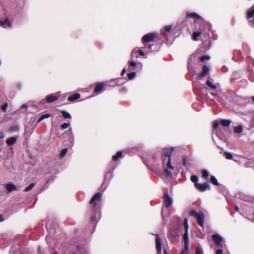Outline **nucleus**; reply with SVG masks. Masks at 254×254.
<instances>
[{"mask_svg": "<svg viewBox=\"0 0 254 254\" xmlns=\"http://www.w3.org/2000/svg\"><path fill=\"white\" fill-rule=\"evenodd\" d=\"M174 151L173 147L164 148L162 149V159L163 162V168L167 177L172 176L171 171L174 167L171 165V155Z\"/></svg>", "mask_w": 254, "mask_h": 254, "instance_id": "1", "label": "nucleus"}, {"mask_svg": "<svg viewBox=\"0 0 254 254\" xmlns=\"http://www.w3.org/2000/svg\"><path fill=\"white\" fill-rule=\"evenodd\" d=\"M160 39L159 35L157 33H149L144 35L141 39V43L145 45L148 44L149 42L158 41Z\"/></svg>", "mask_w": 254, "mask_h": 254, "instance_id": "2", "label": "nucleus"}, {"mask_svg": "<svg viewBox=\"0 0 254 254\" xmlns=\"http://www.w3.org/2000/svg\"><path fill=\"white\" fill-rule=\"evenodd\" d=\"M190 215L193 216L196 219L197 223L201 227H202L203 226L204 215L202 212H197L196 211L192 210L190 212Z\"/></svg>", "mask_w": 254, "mask_h": 254, "instance_id": "3", "label": "nucleus"}, {"mask_svg": "<svg viewBox=\"0 0 254 254\" xmlns=\"http://www.w3.org/2000/svg\"><path fill=\"white\" fill-rule=\"evenodd\" d=\"M102 194L100 192L95 193L91 199L89 204L92 206L96 208L101 201Z\"/></svg>", "mask_w": 254, "mask_h": 254, "instance_id": "4", "label": "nucleus"}, {"mask_svg": "<svg viewBox=\"0 0 254 254\" xmlns=\"http://www.w3.org/2000/svg\"><path fill=\"white\" fill-rule=\"evenodd\" d=\"M160 45L158 44H148L145 45L144 46V49L146 51V52H152L157 51Z\"/></svg>", "mask_w": 254, "mask_h": 254, "instance_id": "5", "label": "nucleus"}, {"mask_svg": "<svg viewBox=\"0 0 254 254\" xmlns=\"http://www.w3.org/2000/svg\"><path fill=\"white\" fill-rule=\"evenodd\" d=\"M195 188L197 190L201 192L210 189V185L208 183H204L203 184L199 183L196 185Z\"/></svg>", "mask_w": 254, "mask_h": 254, "instance_id": "6", "label": "nucleus"}, {"mask_svg": "<svg viewBox=\"0 0 254 254\" xmlns=\"http://www.w3.org/2000/svg\"><path fill=\"white\" fill-rule=\"evenodd\" d=\"M212 238L216 246L221 248L223 247V245L222 244L223 239L221 237L217 234H214L212 236Z\"/></svg>", "mask_w": 254, "mask_h": 254, "instance_id": "7", "label": "nucleus"}, {"mask_svg": "<svg viewBox=\"0 0 254 254\" xmlns=\"http://www.w3.org/2000/svg\"><path fill=\"white\" fill-rule=\"evenodd\" d=\"M204 29V26L203 25L200 26L197 29L196 31L193 32L192 39L194 41H197L198 40V37L202 34Z\"/></svg>", "mask_w": 254, "mask_h": 254, "instance_id": "8", "label": "nucleus"}, {"mask_svg": "<svg viewBox=\"0 0 254 254\" xmlns=\"http://www.w3.org/2000/svg\"><path fill=\"white\" fill-rule=\"evenodd\" d=\"M163 202L167 208H168L172 204V200L168 193L164 194Z\"/></svg>", "mask_w": 254, "mask_h": 254, "instance_id": "9", "label": "nucleus"}, {"mask_svg": "<svg viewBox=\"0 0 254 254\" xmlns=\"http://www.w3.org/2000/svg\"><path fill=\"white\" fill-rule=\"evenodd\" d=\"M155 236L156 248L158 254H161L162 250L161 240L158 234H156Z\"/></svg>", "mask_w": 254, "mask_h": 254, "instance_id": "10", "label": "nucleus"}, {"mask_svg": "<svg viewBox=\"0 0 254 254\" xmlns=\"http://www.w3.org/2000/svg\"><path fill=\"white\" fill-rule=\"evenodd\" d=\"M106 84L104 82H99L97 83L96 87L94 89V93H99L102 91L106 86Z\"/></svg>", "mask_w": 254, "mask_h": 254, "instance_id": "11", "label": "nucleus"}, {"mask_svg": "<svg viewBox=\"0 0 254 254\" xmlns=\"http://www.w3.org/2000/svg\"><path fill=\"white\" fill-rule=\"evenodd\" d=\"M137 54H138L139 55H140L141 56H143L144 55V53L142 50H141L138 48H134L133 50V51H132L131 54V57L137 58Z\"/></svg>", "mask_w": 254, "mask_h": 254, "instance_id": "12", "label": "nucleus"}, {"mask_svg": "<svg viewBox=\"0 0 254 254\" xmlns=\"http://www.w3.org/2000/svg\"><path fill=\"white\" fill-rule=\"evenodd\" d=\"M209 68L206 65H204L202 67V71L199 75V78L204 77L209 72Z\"/></svg>", "mask_w": 254, "mask_h": 254, "instance_id": "13", "label": "nucleus"}, {"mask_svg": "<svg viewBox=\"0 0 254 254\" xmlns=\"http://www.w3.org/2000/svg\"><path fill=\"white\" fill-rule=\"evenodd\" d=\"M206 89H209L212 91L215 90L217 86L216 85L213 84L210 80H207L206 81V86L204 87Z\"/></svg>", "mask_w": 254, "mask_h": 254, "instance_id": "14", "label": "nucleus"}, {"mask_svg": "<svg viewBox=\"0 0 254 254\" xmlns=\"http://www.w3.org/2000/svg\"><path fill=\"white\" fill-rule=\"evenodd\" d=\"M46 98L48 103H53L58 99V96L52 94L47 96Z\"/></svg>", "mask_w": 254, "mask_h": 254, "instance_id": "15", "label": "nucleus"}, {"mask_svg": "<svg viewBox=\"0 0 254 254\" xmlns=\"http://www.w3.org/2000/svg\"><path fill=\"white\" fill-rule=\"evenodd\" d=\"M80 97V95L79 93H74L73 94L69 95L68 98L67 100L69 102H74L76 101V100L79 99Z\"/></svg>", "mask_w": 254, "mask_h": 254, "instance_id": "16", "label": "nucleus"}, {"mask_svg": "<svg viewBox=\"0 0 254 254\" xmlns=\"http://www.w3.org/2000/svg\"><path fill=\"white\" fill-rule=\"evenodd\" d=\"M0 26L4 28L6 27H10L11 26V23L9 22L8 18H6L3 21L0 20Z\"/></svg>", "mask_w": 254, "mask_h": 254, "instance_id": "17", "label": "nucleus"}, {"mask_svg": "<svg viewBox=\"0 0 254 254\" xmlns=\"http://www.w3.org/2000/svg\"><path fill=\"white\" fill-rule=\"evenodd\" d=\"M5 188L8 192H11L16 190V186L12 183H9L6 184Z\"/></svg>", "mask_w": 254, "mask_h": 254, "instance_id": "18", "label": "nucleus"}, {"mask_svg": "<svg viewBox=\"0 0 254 254\" xmlns=\"http://www.w3.org/2000/svg\"><path fill=\"white\" fill-rule=\"evenodd\" d=\"M187 18H191L193 19H202L201 17L197 13L195 12H191L187 14Z\"/></svg>", "mask_w": 254, "mask_h": 254, "instance_id": "19", "label": "nucleus"}, {"mask_svg": "<svg viewBox=\"0 0 254 254\" xmlns=\"http://www.w3.org/2000/svg\"><path fill=\"white\" fill-rule=\"evenodd\" d=\"M254 15V5L249 8L247 12V18L250 19Z\"/></svg>", "mask_w": 254, "mask_h": 254, "instance_id": "20", "label": "nucleus"}, {"mask_svg": "<svg viewBox=\"0 0 254 254\" xmlns=\"http://www.w3.org/2000/svg\"><path fill=\"white\" fill-rule=\"evenodd\" d=\"M16 138L15 137H11L8 138L6 140V143L8 145H12L15 143Z\"/></svg>", "mask_w": 254, "mask_h": 254, "instance_id": "21", "label": "nucleus"}, {"mask_svg": "<svg viewBox=\"0 0 254 254\" xmlns=\"http://www.w3.org/2000/svg\"><path fill=\"white\" fill-rule=\"evenodd\" d=\"M231 123V121L229 120H221L220 121V124L224 127H228Z\"/></svg>", "mask_w": 254, "mask_h": 254, "instance_id": "22", "label": "nucleus"}, {"mask_svg": "<svg viewBox=\"0 0 254 254\" xmlns=\"http://www.w3.org/2000/svg\"><path fill=\"white\" fill-rule=\"evenodd\" d=\"M172 28V25H167L164 27V28L161 30V33L162 35H165L166 32H169Z\"/></svg>", "mask_w": 254, "mask_h": 254, "instance_id": "23", "label": "nucleus"}, {"mask_svg": "<svg viewBox=\"0 0 254 254\" xmlns=\"http://www.w3.org/2000/svg\"><path fill=\"white\" fill-rule=\"evenodd\" d=\"M123 157V152L122 151H119L117 152V153L113 155L112 157V159L114 161H117L119 158Z\"/></svg>", "mask_w": 254, "mask_h": 254, "instance_id": "24", "label": "nucleus"}, {"mask_svg": "<svg viewBox=\"0 0 254 254\" xmlns=\"http://www.w3.org/2000/svg\"><path fill=\"white\" fill-rule=\"evenodd\" d=\"M183 164L185 167L190 166V161L191 160L190 158L187 157L186 156L183 157Z\"/></svg>", "mask_w": 254, "mask_h": 254, "instance_id": "25", "label": "nucleus"}, {"mask_svg": "<svg viewBox=\"0 0 254 254\" xmlns=\"http://www.w3.org/2000/svg\"><path fill=\"white\" fill-rule=\"evenodd\" d=\"M183 239H184L185 247L187 249V245L189 244L188 234V231H187V230H185V233H184V234L183 235Z\"/></svg>", "mask_w": 254, "mask_h": 254, "instance_id": "26", "label": "nucleus"}, {"mask_svg": "<svg viewBox=\"0 0 254 254\" xmlns=\"http://www.w3.org/2000/svg\"><path fill=\"white\" fill-rule=\"evenodd\" d=\"M210 182L212 184L215 186H219V184L216 178L214 176H211L210 178Z\"/></svg>", "mask_w": 254, "mask_h": 254, "instance_id": "27", "label": "nucleus"}, {"mask_svg": "<svg viewBox=\"0 0 254 254\" xmlns=\"http://www.w3.org/2000/svg\"><path fill=\"white\" fill-rule=\"evenodd\" d=\"M61 113L64 119H71V116L70 114L65 111H62Z\"/></svg>", "mask_w": 254, "mask_h": 254, "instance_id": "28", "label": "nucleus"}, {"mask_svg": "<svg viewBox=\"0 0 254 254\" xmlns=\"http://www.w3.org/2000/svg\"><path fill=\"white\" fill-rule=\"evenodd\" d=\"M190 180L194 183L195 187H196V184H199L198 183V177H197V176H196L195 175L191 176V178H190Z\"/></svg>", "mask_w": 254, "mask_h": 254, "instance_id": "29", "label": "nucleus"}, {"mask_svg": "<svg viewBox=\"0 0 254 254\" xmlns=\"http://www.w3.org/2000/svg\"><path fill=\"white\" fill-rule=\"evenodd\" d=\"M50 116H51V115L49 114H46L42 115L39 118L38 120L37 121V123L40 122L41 121H42V120H44L45 119L48 118L49 117H50Z\"/></svg>", "mask_w": 254, "mask_h": 254, "instance_id": "30", "label": "nucleus"}, {"mask_svg": "<svg viewBox=\"0 0 254 254\" xmlns=\"http://www.w3.org/2000/svg\"><path fill=\"white\" fill-rule=\"evenodd\" d=\"M234 131L235 133H241L243 131V127L241 126L235 127Z\"/></svg>", "mask_w": 254, "mask_h": 254, "instance_id": "31", "label": "nucleus"}, {"mask_svg": "<svg viewBox=\"0 0 254 254\" xmlns=\"http://www.w3.org/2000/svg\"><path fill=\"white\" fill-rule=\"evenodd\" d=\"M18 130V127L17 126H13L11 127L8 129V131L10 132H14L17 131Z\"/></svg>", "mask_w": 254, "mask_h": 254, "instance_id": "32", "label": "nucleus"}, {"mask_svg": "<svg viewBox=\"0 0 254 254\" xmlns=\"http://www.w3.org/2000/svg\"><path fill=\"white\" fill-rule=\"evenodd\" d=\"M35 186V183H31L27 187L24 189L25 191H29L31 190Z\"/></svg>", "mask_w": 254, "mask_h": 254, "instance_id": "33", "label": "nucleus"}, {"mask_svg": "<svg viewBox=\"0 0 254 254\" xmlns=\"http://www.w3.org/2000/svg\"><path fill=\"white\" fill-rule=\"evenodd\" d=\"M136 76V73L135 72H131L127 74V77L129 80L133 79Z\"/></svg>", "mask_w": 254, "mask_h": 254, "instance_id": "34", "label": "nucleus"}, {"mask_svg": "<svg viewBox=\"0 0 254 254\" xmlns=\"http://www.w3.org/2000/svg\"><path fill=\"white\" fill-rule=\"evenodd\" d=\"M209 177V173L206 170H203L202 172V177L206 179Z\"/></svg>", "mask_w": 254, "mask_h": 254, "instance_id": "35", "label": "nucleus"}, {"mask_svg": "<svg viewBox=\"0 0 254 254\" xmlns=\"http://www.w3.org/2000/svg\"><path fill=\"white\" fill-rule=\"evenodd\" d=\"M8 107V104L7 103H3L0 107V109L1 111L3 112H5L7 110V108Z\"/></svg>", "mask_w": 254, "mask_h": 254, "instance_id": "36", "label": "nucleus"}, {"mask_svg": "<svg viewBox=\"0 0 254 254\" xmlns=\"http://www.w3.org/2000/svg\"><path fill=\"white\" fill-rule=\"evenodd\" d=\"M67 151V148H65L61 150V153H60V157L61 158H63L65 155V154H66Z\"/></svg>", "mask_w": 254, "mask_h": 254, "instance_id": "37", "label": "nucleus"}, {"mask_svg": "<svg viewBox=\"0 0 254 254\" xmlns=\"http://www.w3.org/2000/svg\"><path fill=\"white\" fill-rule=\"evenodd\" d=\"M199 61L200 62H204L205 60H208L210 59V57L208 56H201L199 58Z\"/></svg>", "mask_w": 254, "mask_h": 254, "instance_id": "38", "label": "nucleus"}, {"mask_svg": "<svg viewBox=\"0 0 254 254\" xmlns=\"http://www.w3.org/2000/svg\"><path fill=\"white\" fill-rule=\"evenodd\" d=\"M69 124L64 123L61 125L60 127H61V129H64L68 128L69 127Z\"/></svg>", "mask_w": 254, "mask_h": 254, "instance_id": "39", "label": "nucleus"}, {"mask_svg": "<svg viewBox=\"0 0 254 254\" xmlns=\"http://www.w3.org/2000/svg\"><path fill=\"white\" fill-rule=\"evenodd\" d=\"M184 223L185 225V230L188 231L189 225L188 223V219L185 218L184 221Z\"/></svg>", "mask_w": 254, "mask_h": 254, "instance_id": "40", "label": "nucleus"}, {"mask_svg": "<svg viewBox=\"0 0 254 254\" xmlns=\"http://www.w3.org/2000/svg\"><path fill=\"white\" fill-rule=\"evenodd\" d=\"M176 236V232H173L170 233V238L172 241H173V239H175Z\"/></svg>", "mask_w": 254, "mask_h": 254, "instance_id": "41", "label": "nucleus"}, {"mask_svg": "<svg viewBox=\"0 0 254 254\" xmlns=\"http://www.w3.org/2000/svg\"><path fill=\"white\" fill-rule=\"evenodd\" d=\"M226 155V158L228 159H233V155L232 154L230 153H225Z\"/></svg>", "mask_w": 254, "mask_h": 254, "instance_id": "42", "label": "nucleus"}, {"mask_svg": "<svg viewBox=\"0 0 254 254\" xmlns=\"http://www.w3.org/2000/svg\"><path fill=\"white\" fill-rule=\"evenodd\" d=\"M195 254H202L201 250L199 248H197L195 250Z\"/></svg>", "mask_w": 254, "mask_h": 254, "instance_id": "43", "label": "nucleus"}, {"mask_svg": "<svg viewBox=\"0 0 254 254\" xmlns=\"http://www.w3.org/2000/svg\"><path fill=\"white\" fill-rule=\"evenodd\" d=\"M219 127V123H215L213 125V128L215 130H217L218 128Z\"/></svg>", "mask_w": 254, "mask_h": 254, "instance_id": "44", "label": "nucleus"}, {"mask_svg": "<svg viewBox=\"0 0 254 254\" xmlns=\"http://www.w3.org/2000/svg\"><path fill=\"white\" fill-rule=\"evenodd\" d=\"M129 66H132V67H134L136 66V64L135 62H133V61H131L129 63Z\"/></svg>", "mask_w": 254, "mask_h": 254, "instance_id": "45", "label": "nucleus"}, {"mask_svg": "<svg viewBox=\"0 0 254 254\" xmlns=\"http://www.w3.org/2000/svg\"><path fill=\"white\" fill-rule=\"evenodd\" d=\"M189 250V244L187 245V248L186 249L185 245H184V249L182 251H184V254H187Z\"/></svg>", "mask_w": 254, "mask_h": 254, "instance_id": "46", "label": "nucleus"}, {"mask_svg": "<svg viewBox=\"0 0 254 254\" xmlns=\"http://www.w3.org/2000/svg\"><path fill=\"white\" fill-rule=\"evenodd\" d=\"M223 250L222 249H217L216 251L215 254H222Z\"/></svg>", "mask_w": 254, "mask_h": 254, "instance_id": "47", "label": "nucleus"}, {"mask_svg": "<svg viewBox=\"0 0 254 254\" xmlns=\"http://www.w3.org/2000/svg\"><path fill=\"white\" fill-rule=\"evenodd\" d=\"M126 71V69H125V68H124V69L122 70V72H121V76H123V75L125 74Z\"/></svg>", "mask_w": 254, "mask_h": 254, "instance_id": "48", "label": "nucleus"}, {"mask_svg": "<svg viewBox=\"0 0 254 254\" xmlns=\"http://www.w3.org/2000/svg\"><path fill=\"white\" fill-rule=\"evenodd\" d=\"M210 94L214 96H216L217 95V93L215 92H211Z\"/></svg>", "mask_w": 254, "mask_h": 254, "instance_id": "49", "label": "nucleus"}, {"mask_svg": "<svg viewBox=\"0 0 254 254\" xmlns=\"http://www.w3.org/2000/svg\"><path fill=\"white\" fill-rule=\"evenodd\" d=\"M4 137V134L2 132H0V138H2Z\"/></svg>", "mask_w": 254, "mask_h": 254, "instance_id": "50", "label": "nucleus"}, {"mask_svg": "<svg viewBox=\"0 0 254 254\" xmlns=\"http://www.w3.org/2000/svg\"><path fill=\"white\" fill-rule=\"evenodd\" d=\"M4 220L3 218V216L1 215H0V222H2Z\"/></svg>", "mask_w": 254, "mask_h": 254, "instance_id": "51", "label": "nucleus"}, {"mask_svg": "<svg viewBox=\"0 0 254 254\" xmlns=\"http://www.w3.org/2000/svg\"><path fill=\"white\" fill-rule=\"evenodd\" d=\"M234 209H235V210L236 211H237V212H238V211H239V207H238V206H236L235 207V208H234Z\"/></svg>", "mask_w": 254, "mask_h": 254, "instance_id": "52", "label": "nucleus"}, {"mask_svg": "<svg viewBox=\"0 0 254 254\" xmlns=\"http://www.w3.org/2000/svg\"><path fill=\"white\" fill-rule=\"evenodd\" d=\"M251 99H252V101L254 103V96H252Z\"/></svg>", "mask_w": 254, "mask_h": 254, "instance_id": "53", "label": "nucleus"}, {"mask_svg": "<svg viewBox=\"0 0 254 254\" xmlns=\"http://www.w3.org/2000/svg\"><path fill=\"white\" fill-rule=\"evenodd\" d=\"M163 252H164V254H167V252L166 250H164Z\"/></svg>", "mask_w": 254, "mask_h": 254, "instance_id": "54", "label": "nucleus"}, {"mask_svg": "<svg viewBox=\"0 0 254 254\" xmlns=\"http://www.w3.org/2000/svg\"><path fill=\"white\" fill-rule=\"evenodd\" d=\"M180 254H184V251H182Z\"/></svg>", "mask_w": 254, "mask_h": 254, "instance_id": "55", "label": "nucleus"}, {"mask_svg": "<svg viewBox=\"0 0 254 254\" xmlns=\"http://www.w3.org/2000/svg\"><path fill=\"white\" fill-rule=\"evenodd\" d=\"M194 24H195V25H196V23H197V22L195 21L194 22Z\"/></svg>", "mask_w": 254, "mask_h": 254, "instance_id": "56", "label": "nucleus"}, {"mask_svg": "<svg viewBox=\"0 0 254 254\" xmlns=\"http://www.w3.org/2000/svg\"><path fill=\"white\" fill-rule=\"evenodd\" d=\"M91 220L92 221H93V217H92Z\"/></svg>", "mask_w": 254, "mask_h": 254, "instance_id": "57", "label": "nucleus"}]
</instances>
